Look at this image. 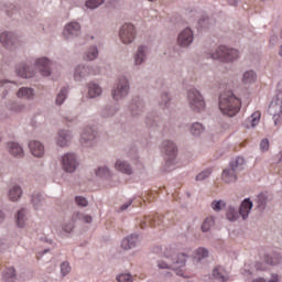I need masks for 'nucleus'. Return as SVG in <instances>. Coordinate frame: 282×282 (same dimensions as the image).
<instances>
[{
  "label": "nucleus",
  "instance_id": "obj_1",
  "mask_svg": "<svg viewBox=\"0 0 282 282\" xmlns=\"http://www.w3.org/2000/svg\"><path fill=\"white\" fill-rule=\"evenodd\" d=\"M241 101L232 93H223L219 97V109L224 116L232 118L239 113Z\"/></svg>",
  "mask_w": 282,
  "mask_h": 282
},
{
  "label": "nucleus",
  "instance_id": "obj_2",
  "mask_svg": "<svg viewBox=\"0 0 282 282\" xmlns=\"http://www.w3.org/2000/svg\"><path fill=\"white\" fill-rule=\"evenodd\" d=\"M252 200L250 198H246L240 204L239 210L235 205H228L226 209V217L228 221H237L239 217H242L246 220L250 216V212L252 210Z\"/></svg>",
  "mask_w": 282,
  "mask_h": 282
},
{
  "label": "nucleus",
  "instance_id": "obj_3",
  "mask_svg": "<svg viewBox=\"0 0 282 282\" xmlns=\"http://www.w3.org/2000/svg\"><path fill=\"white\" fill-rule=\"evenodd\" d=\"M187 105L195 113H202V111H205L206 101L197 88H191L187 90Z\"/></svg>",
  "mask_w": 282,
  "mask_h": 282
},
{
  "label": "nucleus",
  "instance_id": "obj_4",
  "mask_svg": "<svg viewBox=\"0 0 282 282\" xmlns=\"http://www.w3.org/2000/svg\"><path fill=\"white\" fill-rule=\"evenodd\" d=\"M214 61H220V63H232L239 58V51L235 48H228L220 46L209 54Z\"/></svg>",
  "mask_w": 282,
  "mask_h": 282
},
{
  "label": "nucleus",
  "instance_id": "obj_5",
  "mask_svg": "<svg viewBox=\"0 0 282 282\" xmlns=\"http://www.w3.org/2000/svg\"><path fill=\"white\" fill-rule=\"evenodd\" d=\"M161 151L165 158V164L167 166H175L177 160V145L171 140H164L161 143Z\"/></svg>",
  "mask_w": 282,
  "mask_h": 282
},
{
  "label": "nucleus",
  "instance_id": "obj_6",
  "mask_svg": "<svg viewBox=\"0 0 282 282\" xmlns=\"http://www.w3.org/2000/svg\"><path fill=\"white\" fill-rule=\"evenodd\" d=\"M130 91H131V83L129 82V78L122 76L118 79L117 86L111 90V96L113 100L118 102V100H122L123 98H127Z\"/></svg>",
  "mask_w": 282,
  "mask_h": 282
},
{
  "label": "nucleus",
  "instance_id": "obj_7",
  "mask_svg": "<svg viewBox=\"0 0 282 282\" xmlns=\"http://www.w3.org/2000/svg\"><path fill=\"white\" fill-rule=\"evenodd\" d=\"M79 143L84 149H93V147L98 144V132L91 127L84 128L80 133Z\"/></svg>",
  "mask_w": 282,
  "mask_h": 282
},
{
  "label": "nucleus",
  "instance_id": "obj_8",
  "mask_svg": "<svg viewBox=\"0 0 282 282\" xmlns=\"http://www.w3.org/2000/svg\"><path fill=\"white\" fill-rule=\"evenodd\" d=\"M90 74H94L95 76L96 74H100V67L79 64L74 70V80H76V83H83V80H85L87 76H90Z\"/></svg>",
  "mask_w": 282,
  "mask_h": 282
},
{
  "label": "nucleus",
  "instance_id": "obj_9",
  "mask_svg": "<svg viewBox=\"0 0 282 282\" xmlns=\"http://www.w3.org/2000/svg\"><path fill=\"white\" fill-rule=\"evenodd\" d=\"M61 164L65 173H76V170L78 169V166H80L78 155L72 152H68L62 156Z\"/></svg>",
  "mask_w": 282,
  "mask_h": 282
},
{
  "label": "nucleus",
  "instance_id": "obj_10",
  "mask_svg": "<svg viewBox=\"0 0 282 282\" xmlns=\"http://www.w3.org/2000/svg\"><path fill=\"white\" fill-rule=\"evenodd\" d=\"M120 40L124 45H129L135 41V26L131 23H126L119 31Z\"/></svg>",
  "mask_w": 282,
  "mask_h": 282
},
{
  "label": "nucleus",
  "instance_id": "obj_11",
  "mask_svg": "<svg viewBox=\"0 0 282 282\" xmlns=\"http://www.w3.org/2000/svg\"><path fill=\"white\" fill-rule=\"evenodd\" d=\"M193 41H195V33L193 32V29L187 26L178 33L177 45L180 47H191V45H193Z\"/></svg>",
  "mask_w": 282,
  "mask_h": 282
},
{
  "label": "nucleus",
  "instance_id": "obj_12",
  "mask_svg": "<svg viewBox=\"0 0 282 282\" xmlns=\"http://www.w3.org/2000/svg\"><path fill=\"white\" fill-rule=\"evenodd\" d=\"M34 67L39 69L41 76H52V61L47 57H40L34 61Z\"/></svg>",
  "mask_w": 282,
  "mask_h": 282
},
{
  "label": "nucleus",
  "instance_id": "obj_13",
  "mask_svg": "<svg viewBox=\"0 0 282 282\" xmlns=\"http://www.w3.org/2000/svg\"><path fill=\"white\" fill-rule=\"evenodd\" d=\"M15 74L20 78H34L36 73L30 62H22L15 66Z\"/></svg>",
  "mask_w": 282,
  "mask_h": 282
},
{
  "label": "nucleus",
  "instance_id": "obj_14",
  "mask_svg": "<svg viewBox=\"0 0 282 282\" xmlns=\"http://www.w3.org/2000/svg\"><path fill=\"white\" fill-rule=\"evenodd\" d=\"M269 113L273 116L274 123L282 116V93L278 94L275 99L269 106Z\"/></svg>",
  "mask_w": 282,
  "mask_h": 282
},
{
  "label": "nucleus",
  "instance_id": "obj_15",
  "mask_svg": "<svg viewBox=\"0 0 282 282\" xmlns=\"http://www.w3.org/2000/svg\"><path fill=\"white\" fill-rule=\"evenodd\" d=\"M64 39L66 41H72V39H76V36H80V23L78 22H69L64 28Z\"/></svg>",
  "mask_w": 282,
  "mask_h": 282
},
{
  "label": "nucleus",
  "instance_id": "obj_16",
  "mask_svg": "<svg viewBox=\"0 0 282 282\" xmlns=\"http://www.w3.org/2000/svg\"><path fill=\"white\" fill-rule=\"evenodd\" d=\"M73 139H74V134L72 133L70 130L62 129L57 132L56 144L57 147H61L62 149H64V147H69V143L72 142Z\"/></svg>",
  "mask_w": 282,
  "mask_h": 282
},
{
  "label": "nucleus",
  "instance_id": "obj_17",
  "mask_svg": "<svg viewBox=\"0 0 282 282\" xmlns=\"http://www.w3.org/2000/svg\"><path fill=\"white\" fill-rule=\"evenodd\" d=\"M145 109L144 100L140 99V97H134L129 106L130 113L134 117L142 116Z\"/></svg>",
  "mask_w": 282,
  "mask_h": 282
},
{
  "label": "nucleus",
  "instance_id": "obj_18",
  "mask_svg": "<svg viewBox=\"0 0 282 282\" xmlns=\"http://www.w3.org/2000/svg\"><path fill=\"white\" fill-rule=\"evenodd\" d=\"M0 43H2L3 47H7V50H12V47H17V34L8 31L2 32L0 34Z\"/></svg>",
  "mask_w": 282,
  "mask_h": 282
},
{
  "label": "nucleus",
  "instance_id": "obj_19",
  "mask_svg": "<svg viewBox=\"0 0 282 282\" xmlns=\"http://www.w3.org/2000/svg\"><path fill=\"white\" fill-rule=\"evenodd\" d=\"M149 54V50L144 45H140L137 52L133 54L134 65L138 67L140 65H144L147 63V56Z\"/></svg>",
  "mask_w": 282,
  "mask_h": 282
},
{
  "label": "nucleus",
  "instance_id": "obj_20",
  "mask_svg": "<svg viewBox=\"0 0 282 282\" xmlns=\"http://www.w3.org/2000/svg\"><path fill=\"white\" fill-rule=\"evenodd\" d=\"M7 151L12 155V158H24L25 155L23 147L14 141H9L7 143Z\"/></svg>",
  "mask_w": 282,
  "mask_h": 282
},
{
  "label": "nucleus",
  "instance_id": "obj_21",
  "mask_svg": "<svg viewBox=\"0 0 282 282\" xmlns=\"http://www.w3.org/2000/svg\"><path fill=\"white\" fill-rule=\"evenodd\" d=\"M87 98L94 99V98H100L102 96V87H100L99 84H96L95 82H89L87 85Z\"/></svg>",
  "mask_w": 282,
  "mask_h": 282
},
{
  "label": "nucleus",
  "instance_id": "obj_22",
  "mask_svg": "<svg viewBox=\"0 0 282 282\" xmlns=\"http://www.w3.org/2000/svg\"><path fill=\"white\" fill-rule=\"evenodd\" d=\"M29 149L34 158H43L45 147L40 141L33 140L29 142Z\"/></svg>",
  "mask_w": 282,
  "mask_h": 282
},
{
  "label": "nucleus",
  "instance_id": "obj_23",
  "mask_svg": "<svg viewBox=\"0 0 282 282\" xmlns=\"http://www.w3.org/2000/svg\"><path fill=\"white\" fill-rule=\"evenodd\" d=\"M115 169L124 175H133V167H131V164L124 160H117L115 163Z\"/></svg>",
  "mask_w": 282,
  "mask_h": 282
},
{
  "label": "nucleus",
  "instance_id": "obj_24",
  "mask_svg": "<svg viewBox=\"0 0 282 282\" xmlns=\"http://www.w3.org/2000/svg\"><path fill=\"white\" fill-rule=\"evenodd\" d=\"M239 172H236V170H234L232 167H230V165L228 167H226L223 171V181L225 182V184H232L237 181V174Z\"/></svg>",
  "mask_w": 282,
  "mask_h": 282
},
{
  "label": "nucleus",
  "instance_id": "obj_25",
  "mask_svg": "<svg viewBox=\"0 0 282 282\" xmlns=\"http://www.w3.org/2000/svg\"><path fill=\"white\" fill-rule=\"evenodd\" d=\"M212 276L216 281H220V282L228 281V272H226V269H224V267L221 265H218L213 269Z\"/></svg>",
  "mask_w": 282,
  "mask_h": 282
},
{
  "label": "nucleus",
  "instance_id": "obj_26",
  "mask_svg": "<svg viewBox=\"0 0 282 282\" xmlns=\"http://www.w3.org/2000/svg\"><path fill=\"white\" fill-rule=\"evenodd\" d=\"M138 246V235H130L121 241V248L123 250H131Z\"/></svg>",
  "mask_w": 282,
  "mask_h": 282
},
{
  "label": "nucleus",
  "instance_id": "obj_27",
  "mask_svg": "<svg viewBox=\"0 0 282 282\" xmlns=\"http://www.w3.org/2000/svg\"><path fill=\"white\" fill-rule=\"evenodd\" d=\"M10 202H19L23 197V188L20 185H13L8 193Z\"/></svg>",
  "mask_w": 282,
  "mask_h": 282
},
{
  "label": "nucleus",
  "instance_id": "obj_28",
  "mask_svg": "<svg viewBox=\"0 0 282 282\" xmlns=\"http://www.w3.org/2000/svg\"><path fill=\"white\" fill-rule=\"evenodd\" d=\"M25 221H28V209L21 208L15 215V224L18 228H25Z\"/></svg>",
  "mask_w": 282,
  "mask_h": 282
},
{
  "label": "nucleus",
  "instance_id": "obj_29",
  "mask_svg": "<svg viewBox=\"0 0 282 282\" xmlns=\"http://www.w3.org/2000/svg\"><path fill=\"white\" fill-rule=\"evenodd\" d=\"M17 96L22 100H34V90L30 87L19 88Z\"/></svg>",
  "mask_w": 282,
  "mask_h": 282
},
{
  "label": "nucleus",
  "instance_id": "obj_30",
  "mask_svg": "<svg viewBox=\"0 0 282 282\" xmlns=\"http://www.w3.org/2000/svg\"><path fill=\"white\" fill-rule=\"evenodd\" d=\"M31 204L34 210H41L43 206H45V197H43L41 194H33L31 196Z\"/></svg>",
  "mask_w": 282,
  "mask_h": 282
},
{
  "label": "nucleus",
  "instance_id": "obj_31",
  "mask_svg": "<svg viewBox=\"0 0 282 282\" xmlns=\"http://www.w3.org/2000/svg\"><path fill=\"white\" fill-rule=\"evenodd\" d=\"M243 164H246V160L241 156H237L229 163V167L238 173H241V171H243Z\"/></svg>",
  "mask_w": 282,
  "mask_h": 282
},
{
  "label": "nucleus",
  "instance_id": "obj_32",
  "mask_svg": "<svg viewBox=\"0 0 282 282\" xmlns=\"http://www.w3.org/2000/svg\"><path fill=\"white\" fill-rule=\"evenodd\" d=\"M261 120V112L256 111L253 112L246 121V128L250 129V127L254 128L257 124H259V121Z\"/></svg>",
  "mask_w": 282,
  "mask_h": 282
},
{
  "label": "nucleus",
  "instance_id": "obj_33",
  "mask_svg": "<svg viewBox=\"0 0 282 282\" xmlns=\"http://www.w3.org/2000/svg\"><path fill=\"white\" fill-rule=\"evenodd\" d=\"M243 85H252L257 83V73L254 70H246L242 75Z\"/></svg>",
  "mask_w": 282,
  "mask_h": 282
},
{
  "label": "nucleus",
  "instance_id": "obj_34",
  "mask_svg": "<svg viewBox=\"0 0 282 282\" xmlns=\"http://www.w3.org/2000/svg\"><path fill=\"white\" fill-rule=\"evenodd\" d=\"M98 54H99L98 46L93 45L86 51V53L84 55V59L85 61H96V58H98Z\"/></svg>",
  "mask_w": 282,
  "mask_h": 282
},
{
  "label": "nucleus",
  "instance_id": "obj_35",
  "mask_svg": "<svg viewBox=\"0 0 282 282\" xmlns=\"http://www.w3.org/2000/svg\"><path fill=\"white\" fill-rule=\"evenodd\" d=\"M197 25L200 30H208L213 25L210 17L204 14L198 19Z\"/></svg>",
  "mask_w": 282,
  "mask_h": 282
},
{
  "label": "nucleus",
  "instance_id": "obj_36",
  "mask_svg": "<svg viewBox=\"0 0 282 282\" xmlns=\"http://www.w3.org/2000/svg\"><path fill=\"white\" fill-rule=\"evenodd\" d=\"M68 94H69V89L67 87H63L56 96L55 105H57V107H61V105H63V102L67 100Z\"/></svg>",
  "mask_w": 282,
  "mask_h": 282
},
{
  "label": "nucleus",
  "instance_id": "obj_37",
  "mask_svg": "<svg viewBox=\"0 0 282 282\" xmlns=\"http://www.w3.org/2000/svg\"><path fill=\"white\" fill-rule=\"evenodd\" d=\"M118 113V107L107 106L101 110L102 118H113Z\"/></svg>",
  "mask_w": 282,
  "mask_h": 282
},
{
  "label": "nucleus",
  "instance_id": "obj_38",
  "mask_svg": "<svg viewBox=\"0 0 282 282\" xmlns=\"http://www.w3.org/2000/svg\"><path fill=\"white\" fill-rule=\"evenodd\" d=\"M73 221H84V224H91L93 218L89 215L77 212L73 215Z\"/></svg>",
  "mask_w": 282,
  "mask_h": 282
},
{
  "label": "nucleus",
  "instance_id": "obj_39",
  "mask_svg": "<svg viewBox=\"0 0 282 282\" xmlns=\"http://www.w3.org/2000/svg\"><path fill=\"white\" fill-rule=\"evenodd\" d=\"M3 280L7 282H14L17 281V271L14 268H8L3 273Z\"/></svg>",
  "mask_w": 282,
  "mask_h": 282
},
{
  "label": "nucleus",
  "instance_id": "obj_40",
  "mask_svg": "<svg viewBox=\"0 0 282 282\" xmlns=\"http://www.w3.org/2000/svg\"><path fill=\"white\" fill-rule=\"evenodd\" d=\"M270 199L268 198V195L261 193L257 196V206L259 210H263L268 206V202Z\"/></svg>",
  "mask_w": 282,
  "mask_h": 282
},
{
  "label": "nucleus",
  "instance_id": "obj_41",
  "mask_svg": "<svg viewBox=\"0 0 282 282\" xmlns=\"http://www.w3.org/2000/svg\"><path fill=\"white\" fill-rule=\"evenodd\" d=\"M213 226H215V217L209 216L203 221L200 227L202 232H209Z\"/></svg>",
  "mask_w": 282,
  "mask_h": 282
},
{
  "label": "nucleus",
  "instance_id": "obj_42",
  "mask_svg": "<svg viewBox=\"0 0 282 282\" xmlns=\"http://www.w3.org/2000/svg\"><path fill=\"white\" fill-rule=\"evenodd\" d=\"M204 131H206V128H204V124H202L200 122H195L191 127V133L194 134L196 138H198V135H202Z\"/></svg>",
  "mask_w": 282,
  "mask_h": 282
},
{
  "label": "nucleus",
  "instance_id": "obj_43",
  "mask_svg": "<svg viewBox=\"0 0 282 282\" xmlns=\"http://www.w3.org/2000/svg\"><path fill=\"white\" fill-rule=\"evenodd\" d=\"M208 254H209L208 249L204 247H199L195 251L194 259H196V261H202L203 259H208Z\"/></svg>",
  "mask_w": 282,
  "mask_h": 282
},
{
  "label": "nucleus",
  "instance_id": "obj_44",
  "mask_svg": "<svg viewBox=\"0 0 282 282\" xmlns=\"http://www.w3.org/2000/svg\"><path fill=\"white\" fill-rule=\"evenodd\" d=\"M148 223L150 228H155L156 226H160V224H162V216L160 215L148 216Z\"/></svg>",
  "mask_w": 282,
  "mask_h": 282
},
{
  "label": "nucleus",
  "instance_id": "obj_45",
  "mask_svg": "<svg viewBox=\"0 0 282 282\" xmlns=\"http://www.w3.org/2000/svg\"><path fill=\"white\" fill-rule=\"evenodd\" d=\"M160 105L161 107H164L165 109H169L171 107V94L169 93H162L161 94V99H160Z\"/></svg>",
  "mask_w": 282,
  "mask_h": 282
},
{
  "label": "nucleus",
  "instance_id": "obj_46",
  "mask_svg": "<svg viewBox=\"0 0 282 282\" xmlns=\"http://www.w3.org/2000/svg\"><path fill=\"white\" fill-rule=\"evenodd\" d=\"M188 257H189L188 254L183 252V253H180L177 258L172 259V261L174 264L176 263L178 268H184V265H186V259H188Z\"/></svg>",
  "mask_w": 282,
  "mask_h": 282
},
{
  "label": "nucleus",
  "instance_id": "obj_47",
  "mask_svg": "<svg viewBox=\"0 0 282 282\" xmlns=\"http://www.w3.org/2000/svg\"><path fill=\"white\" fill-rule=\"evenodd\" d=\"M210 175H213V169H206L196 175V182H204V180H208Z\"/></svg>",
  "mask_w": 282,
  "mask_h": 282
},
{
  "label": "nucleus",
  "instance_id": "obj_48",
  "mask_svg": "<svg viewBox=\"0 0 282 282\" xmlns=\"http://www.w3.org/2000/svg\"><path fill=\"white\" fill-rule=\"evenodd\" d=\"M95 175H97V177H109L111 175V171L107 166H100L95 170Z\"/></svg>",
  "mask_w": 282,
  "mask_h": 282
},
{
  "label": "nucleus",
  "instance_id": "obj_49",
  "mask_svg": "<svg viewBox=\"0 0 282 282\" xmlns=\"http://www.w3.org/2000/svg\"><path fill=\"white\" fill-rule=\"evenodd\" d=\"M105 3V0H86L85 6L89 10H96V8H100Z\"/></svg>",
  "mask_w": 282,
  "mask_h": 282
},
{
  "label": "nucleus",
  "instance_id": "obj_50",
  "mask_svg": "<svg viewBox=\"0 0 282 282\" xmlns=\"http://www.w3.org/2000/svg\"><path fill=\"white\" fill-rule=\"evenodd\" d=\"M173 260L167 258L166 260H160L158 261V268L160 270H171V268H173Z\"/></svg>",
  "mask_w": 282,
  "mask_h": 282
},
{
  "label": "nucleus",
  "instance_id": "obj_51",
  "mask_svg": "<svg viewBox=\"0 0 282 282\" xmlns=\"http://www.w3.org/2000/svg\"><path fill=\"white\" fill-rule=\"evenodd\" d=\"M212 208L215 213H221V209L226 208V202L224 200H214L212 203Z\"/></svg>",
  "mask_w": 282,
  "mask_h": 282
},
{
  "label": "nucleus",
  "instance_id": "obj_52",
  "mask_svg": "<svg viewBox=\"0 0 282 282\" xmlns=\"http://www.w3.org/2000/svg\"><path fill=\"white\" fill-rule=\"evenodd\" d=\"M117 281L118 282H133V275L130 273H121L117 275Z\"/></svg>",
  "mask_w": 282,
  "mask_h": 282
},
{
  "label": "nucleus",
  "instance_id": "obj_53",
  "mask_svg": "<svg viewBox=\"0 0 282 282\" xmlns=\"http://www.w3.org/2000/svg\"><path fill=\"white\" fill-rule=\"evenodd\" d=\"M62 230H64V232H73L74 230V219L72 218V220L65 221L62 226Z\"/></svg>",
  "mask_w": 282,
  "mask_h": 282
},
{
  "label": "nucleus",
  "instance_id": "obj_54",
  "mask_svg": "<svg viewBox=\"0 0 282 282\" xmlns=\"http://www.w3.org/2000/svg\"><path fill=\"white\" fill-rule=\"evenodd\" d=\"M75 202L77 206H80L82 208H87V206H89V200L83 196H76Z\"/></svg>",
  "mask_w": 282,
  "mask_h": 282
},
{
  "label": "nucleus",
  "instance_id": "obj_55",
  "mask_svg": "<svg viewBox=\"0 0 282 282\" xmlns=\"http://www.w3.org/2000/svg\"><path fill=\"white\" fill-rule=\"evenodd\" d=\"M72 272V267H69V262H63L61 264V274L62 276H67Z\"/></svg>",
  "mask_w": 282,
  "mask_h": 282
},
{
  "label": "nucleus",
  "instance_id": "obj_56",
  "mask_svg": "<svg viewBox=\"0 0 282 282\" xmlns=\"http://www.w3.org/2000/svg\"><path fill=\"white\" fill-rule=\"evenodd\" d=\"M270 150V141L268 139H262L260 142V151L265 153V151Z\"/></svg>",
  "mask_w": 282,
  "mask_h": 282
},
{
  "label": "nucleus",
  "instance_id": "obj_57",
  "mask_svg": "<svg viewBox=\"0 0 282 282\" xmlns=\"http://www.w3.org/2000/svg\"><path fill=\"white\" fill-rule=\"evenodd\" d=\"M264 261L267 265H276V261L274 260L273 257L265 256Z\"/></svg>",
  "mask_w": 282,
  "mask_h": 282
},
{
  "label": "nucleus",
  "instance_id": "obj_58",
  "mask_svg": "<svg viewBox=\"0 0 282 282\" xmlns=\"http://www.w3.org/2000/svg\"><path fill=\"white\" fill-rule=\"evenodd\" d=\"M140 228L142 230H144V228H147V226H149V216H145L139 224Z\"/></svg>",
  "mask_w": 282,
  "mask_h": 282
},
{
  "label": "nucleus",
  "instance_id": "obj_59",
  "mask_svg": "<svg viewBox=\"0 0 282 282\" xmlns=\"http://www.w3.org/2000/svg\"><path fill=\"white\" fill-rule=\"evenodd\" d=\"M228 6H232L234 8H237V6H239V2L241 0H226Z\"/></svg>",
  "mask_w": 282,
  "mask_h": 282
},
{
  "label": "nucleus",
  "instance_id": "obj_60",
  "mask_svg": "<svg viewBox=\"0 0 282 282\" xmlns=\"http://www.w3.org/2000/svg\"><path fill=\"white\" fill-rule=\"evenodd\" d=\"M279 274L272 273L268 282H279Z\"/></svg>",
  "mask_w": 282,
  "mask_h": 282
},
{
  "label": "nucleus",
  "instance_id": "obj_61",
  "mask_svg": "<svg viewBox=\"0 0 282 282\" xmlns=\"http://www.w3.org/2000/svg\"><path fill=\"white\" fill-rule=\"evenodd\" d=\"M131 204H133V202L129 200L128 203L121 205L120 210H127V208H129V206H131Z\"/></svg>",
  "mask_w": 282,
  "mask_h": 282
},
{
  "label": "nucleus",
  "instance_id": "obj_62",
  "mask_svg": "<svg viewBox=\"0 0 282 282\" xmlns=\"http://www.w3.org/2000/svg\"><path fill=\"white\" fill-rule=\"evenodd\" d=\"M8 83H14V82H10L8 79H0V87H3V85H8Z\"/></svg>",
  "mask_w": 282,
  "mask_h": 282
},
{
  "label": "nucleus",
  "instance_id": "obj_63",
  "mask_svg": "<svg viewBox=\"0 0 282 282\" xmlns=\"http://www.w3.org/2000/svg\"><path fill=\"white\" fill-rule=\"evenodd\" d=\"M66 122H76V117H65Z\"/></svg>",
  "mask_w": 282,
  "mask_h": 282
},
{
  "label": "nucleus",
  "instance_id": "obj_64",
  "mask_svg": "<svg viewBox=\"0 0 282 282\" xmlns=\"http://www.w3.org/2000/svg\"><path fill=\"white\" fill-rule=\"evenodd\" d=\"M253 282H265V279H263V278H258V279L253 280Z\"/></svg>",
  "mask_w": 282,
  "mask_h": 282
}]
</instances>
